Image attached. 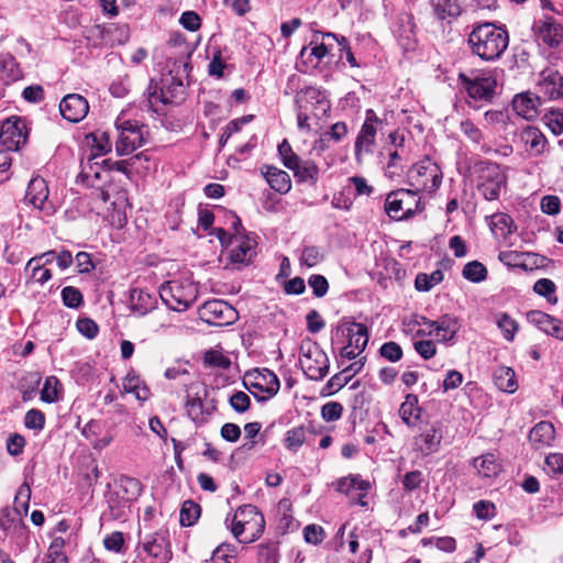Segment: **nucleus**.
I'll list each match as a JSON object with an SVG mask.
<instances>
[{
  "label": "nucleus",
  "instance_id": "39",
  "mask_svg": "<svg viewBox=\"0 0 563 563\" xmlns=\"http://www.w3.org/2000/svg\"><path fill=\"white\" fill-rule=\"evenodd\" d=\"M462 276L471 283H481L487 278L488 271L481 262L472 261L464 265Z\"/></svg>",
  "mask_w": 563,
  "mask_h": 563
},
{
  "label": "nucleus",
  "instance_id": "25",
  "mask_svg": "<svg viewBox=\"0 0 563 563\" xmlns=\"http://www.w3.org/2000/svg\"><path fill=\"white\" fill-rule=\"evenodd\" d=\"M262 175L269 187L282 195L287 194L291 189L290 176L285 170L266 165L262 168Z\"/></svg>",
  "mask_w": 563,
  "mask_h": 563
},
{
  "label": "nucleus",
  "instance_id": "52",
  "mask_svg": "<svg viewBox=\"0 0 563 563\" xmlns=\"http://www.w3.org/2000/svg\"><path fill=\"white\" fill-rule=\"evenodd\" d=\"M58 379L54 376H49L45 379L44 386L41 390V400L47 404L55 402L57 397Z\"/></svg>",
  "mask_w": 563,
  "mask_h": 563
},
{
  "label": "nucleus",
  "instance_id": "57",
  "mask_svg": "<svg viewBox=\"0 0 563 563\" xmlns=\"http://www.w3.org/2000/svg\"><path fill=\"white\" fill-rule=\"evenodd\" d=\"M24 424L27 429L42 430L45 424V416L41 410L31 409L25 413Z\"/></svg>",
  "mask_w": 563,
  "mask_h": 563
},
{
  "label": "nucleus",
  "instance_id": "62",
  "mask_svg": "<svg viewBox=\"0 0 563 563\" xmlns=\"http://www.w3.org/2000/svg\"><path fill=\"white\" fill-rule=\"evenodd\" d=\"M540 208L543 213L555 216L561 210V200L558 196L548 195L541 199Z\"/></svg>",
  "mask_w": 563,
  "mask_h": 563
},
{
  "label": "nucleus",
  "instance_id": "47",
  "mask_svg": "<svg viewBox=\"0 0 563 563\" xmlns=\"http://www.w3.org/2000/svg\"><path fill=\"white\" fill-rule=\"evenodd\" d=\"M62 300L67 308L77 309L82 305V294L73 286H66L62 289Z\"/></svg>",
  "mask_w": 563,
  "mask_h": 563
},
{
  "label": "nucleus",
  "instance_id": "26",
  "mask_svg": "<svg viewBox=\"0 0 563 563\" xmlns=\"http://www.w3.org/2000/svg\"><path fill=\"white\" fill-rule=\"evenodd\" d=\"M170 102L172 100L163 91V89L158 87L157 82L154 81V79H151L145 92L143 93V99L141 101L142 109H147L155 113H158L159 103L167 104Z\"/></svg>",
  "mask_w": 563,
  "mask_h": 563
},
{
  "label": "nucleus",
  "instance_id": "22",
  "mask_svg": "<svg viewBox=\"0 0 563 563\" xmlns=\"http://www.w3.org/2000/svg\"><path fill=\"white\" fill-rule=\"evenodd\" d=\"M252 376L254 378L252 387L265 393L266 398H271L278 393L280 383L274 372L268 368L255 369Z\"/></svg>",
  "mask_w": 563,
  "mask_h": 563
},
{
  "label": "nucleus",
  "instance_id": "13",
  "mask_svg": "<svg viewBox=\"0 0 563 563\" xmlns=\"http://www.w3.org/2000/svg\"><path fill=\"white\" fill-rule=\"evenodd\" d=\"M27 133L20 119H8L0 125V143L4 151H18L26 143Z\"/></svg>",
  "mask_w": 563,
  "mask_h": 563
},
{
  "label": "nucleus",
  "instance_id": "36",
  "mask_svg": "<svg viewBox=\"0 0 563 563\" xmlns=\"http://www.w3.org/2000/svg\"><path fill=\"white\" fill-rule=\"evenodd\" d=\"M420 413L421 408L418 405V397L413 394H408L399 408L401 420L407 426H415L416 421L420 418Z\"/></svg>",
  "mask_w": 563,
  "mask_h": 563
},
{
  "label": "nucleus",
  "instance_id": "43",
  "mask_svg": "<svg viewBox=\"0 0 563 563\" xmlns=\"http://www.w3.org/2000/svg\"><path fill=\"white\" fill-rule=\"evenodd\" d=\"M114 490H121L125 500L132 503L140 496L142 486L140 481L132 477H124L120 481L119 486Z\"/></svg>",
  "mask_w": 563,
  "mask_h": 563
},
{
  "label": "nucleus",
  "instance_id": "18",
  "mask_svg": "<svg viewBox=\"0 0 563 563\" xmlns=\"http://www.w3.org/2000/svg\"><path fill=\"white\" fill-rule=\"evenodd\" d=\"M415 27L412 14L404 12L398 15L394 33L399 45L405 51H412L416 47L417 38Z\"/></svg>",
  "mask_w": 563,
  "mask_h": 563
},
{
  "label": "nucleus",
  "instance_id": "14",
  "mask_svg": "<svg viewBox=\"0 0 563 563\" xmlns=\"http://www.w3.org/2000/svg\"><path fill=\"white\" fill-rule=\"evenodd\" d=\"M89 111L87 99L79 93H68L59 102L62 117L73 123L84 120Z\"/></svg>",
  "mask_w": 563,
  "mask_h": 563
},
{
  "label": "nucleus",
  "instance_id": "28",
  "mask_svg": "<svg viewBox=\"0 0 563 563\" xmlns=\"http://www.w3.org/2000/svg\"><path fill=\"white\" fill-rule=\"evenodd\" d=\"M156 303L154 295L144 289L134 288L130 292L131 310L140 316L150 312Z\"/></svg>",
  "mask_w": 563,
  "mask_h": 563
},
{
  "label": "nucleus",
  "instance_id": "53",
  "mask_svg": "<svg viewBox=\"0 0 563 563\" xmlns=\"http://www.w3.org/2000/svg\"><path fill=\"white\" fill-rule=\"evenodd\" d=\"M342 413L343 406L338 401H329L321 407V417L327 422L339 420Z\"/></svg>",
  "mask_w": 563,
  "mask_h": 563
},
{
  "label": "nucleus",
  "instance_id": "34",
  "mask_svg": "<svg viewBox=\"0 0 563 563\" xmlns=\"http://www.w3.org/2000/svg\"><path fill=\"white\" fill-rule=\"evenodd\" d=\"M420 440L422 441V444L419 445V449L422 454L429 455L435 452L442 440V430L440 423H433L430 429L420 435Z\"/></svg>",
  "mask_w": 563,
  "mask_h": 563
},
{
  "label": "nucleus",
  "instance_id": "3",
  "mask_svg": "<svg viewBox=\"0 0 563 563\" xmlns=\"http://www.w3.org/2000/svg\"><path fill=\"white\" fill-rule=\"evenodd\" d=\"M137 549L143 563H168L173 556L166 530L146 534L139 542Z\"/></svg>",
  "mask_w": 563,
  "mask_h": 563
},
{
  "label": "nucleus",
  "instance_id": "37",
  "mask_svg": "<svg viewBox=\"0 0 563 563\" xmlns=\"http://www.w3.org/2000/svg\"><path fill=\"white\" fill-rule=\"evenodd\" d=\"M520 140L534 153H540L545 143L543 134L534 126L525 128L520 133Z\"/></svg>",
  "mask_w": 563,
  "mask_h": 563
},
{
  "label": "nucleus",
  "instance_id": "2",
  "mask_svg": "<svg viewBox=\"0 0 563 563\" xmlns=\"http://www.w3.org/2000/svg\"><path fill=\"white\" fill-rule=\"evenodd\" d=\"M417 189H397L387 195L386 213L396 221L411 218L420 209V197Z\"/></svg>",
  "mask_w": 563,
  "mask_h": 563
},
{
  "label": "nucleus",
  "instance_id": "38",
  "mask_svg": "<svg viewBox=\"0 0 563 563\" xmlns=\"http://www.w3.org/2000/svg\"><path fill=\"white\" fill-rule=\"evenodd\" d=\"M108 506L111 511V516L115 519L125 516L126 509L130 507V501L125 500L124 495L121 490H113L108 495Z\"/></svg>",
  "mask_w": 563,
  "mask_h": 563
},
{
  "label": "nucleus",
  "instance_id": "50",
  "mask_svg": "<svg viewBox=\"0 0 563 563\" xmlns=\"http://www.w3.org/2000/svg\"><path fill=\"white\" fill-rule=\"evenodd\" d=\"M205 363L211 367L227 369L231 365V360L220 351L210 350L205 355Z\"/></svg>",
  "mask_w": 563,
  "mask_h": 563
},
{
  "label": "nucleus",
  "instance_id": "30",
  "mask_svg": "<svg viewBox=\"0 0 563 563\" xmlns=\"http://www.w3.org/2000/svg\"><path fill=\"white\" fill-rule=\"evenodd\" d=\"M498 258L508 267H520L526 271L531 269V265L537 264L536 261L531 262V260L537 258V255L526 252L504 251L499 253Z\"/></svg>",
  "mask_w": 563,
  "mask_h": 563
},
{
  "label": "nucleus",
  "instance_id": "64",
  "mask_svg": "<svg viewBox=\"0 0 563 563\" xmlns=\"http://www.w3.org/2000/svg\"><path fill=\"white\" fill-rule=\"evenodd\" d=\"M258 560L261 563H277V548L274 544H261Z\"/></svg>",
  "mask_w": 563,
  "mask_h": 563
},
{
  "label": "nucleus",
  "instance_id": "7",
  "mask_svg": "<svg viewBox=\"0 0 563 563\" xmlns=\"http://www.w3.org/2000/svg\"><path fill=\"white\" fill-rule=\"evenodd\" d=\"M383 128V121L376 115L375 111L368 109L366 118L361 126L355 141V159L361 163L364 154H372L375 145L377 131Z\"/></svg>",
  "mask_w": 563,
  "mask_h": 563
},
{
  "label": "nucleus",
  "instance_id": "63",
  "mask_svg": "<svg viewBox=\"0 0 563 563\" xmlns=\"http://www.w3.org/2000/svg\"><path fill=\"white\" fill-rule=\"evenodd\" d=\"M416 352L423 358L430 360L437 353L435 343L431 340H420L413 343Z\"/></svg>",
  "mask_w": 563,
  "mask_h": 563
},
{
  "label": "nucleus",
  "instance_id": "51",
  "mask_svg": "<svg viewBox=\"0 0 563 563\" xmlns=\"http://www.w3.org/2000/svg\"><path fill=\"white\" fill-rule=\"evenodd\" d=\"M308 285L317 298H322L328 294L329 283L323 275L312 274L308 278Z\"/></svg>",
  "mask_w": 563,
  "mask_h": 563
},
{
  "label": "nucleus",
  "instance_id": "35",
  "mask_svg": "<svg viewBox=\"0 0 563 563\" xmlns=\"http://www.w3.org/2000/svg\"><path fill=\"white\" fill-rule=\"evenodd\" d=\"M369 488V484L366 481L360 478V476L350 475L338 481V490L345 495H352L353 492H357L360 504L365 506V501L362 499V492H366Z\"/></svg>",
  "mask_w": 563,
  "mask_h": 563
},
{
  "label": "nucleus",
  "instance_id": "33",
  "mask_svg": "<svg viewBox=\"0 0 563 563\" xmlns=\"http://www.w3.org/2000/svg\"><path fill=\"white\" fill-rule=\"evenodd\" d=\"M495 386L504 393L514 394L518 389L515 371L508 366L495 368Z\"/></svg>",
  "mask_w": 563,
  "mask_h": 563
},
{
  "label": "nucleus",
  "instance_id": "8",
  "mask_svg": "<svg viewBox=\"0 0 563 563\" xmlns=\"http://www.w3.org/2000/svg\"><path fill=\"white\" fill-rule=\"evenodd\" d=\"M115 126L119 132L115 143L118 155H129L143 145V134L136 121L118 119Z\"/></svg>",
  "mask_w": 563,
  "mask_h": 563
},
{
  "label": "nucleus",
  "instance_id": "12",
  "mask_svg": "<svg viewBox=\"0 0 563 563\" xmlns=\"http://www.w3.org/2000/svg\"><path fill=\"white\" fill-rule=\"evenodd\" d=\"M536 41L550 48H558L563 43V24L553 16H544L533 25Z\"/></svg>",
  "mask_w": 563,
  "mask_h": 563
},
{
  "label": "nucleus",
  "instance_id": "16",
  "mask_svg": "<svg viewBox=\"0 0 563 563\" xmlns=\"http://www.w3.org/2000/svg\"><path fill=\"white\" fill-rule=\"evenodd\" d=\"M301 367L309 379L320 380L329 372V358L327 354L316 349L300 360Z\"/></svg>",
  "mask_w": 563,
  "mask_h": 563
},
{
  "label": "nucleus",
  "instance_id": "15",
  "mask_svg": "<svg viewBox=\"0 0 563 563\" xmlns=\"http://www.w3.org/2000/svg\"><path fill=\"white\" fill-rule=\"evenodd\" d=\"M493 36V23H484L476 26L468 36V43L473 53L482 59H493V51L490 48V38Z\"/></svg>",
  "mask_w": 563,
  "mask_h": 563
},
{
  "label": "nucleus",
  "instance_id": "20",
  "mask_svg": "<svg viewBox=\"0 0 563 563\" xmlns=\"http://www.w3.org/2000/svg\"><path fill=\"white\" fill-rule=\"evenodd\" d=\"M468 96L476 101H490L493 98V79L490 77L476 76L474 79L464 74L460 75Z\"/></svg>",
  "mask_w": 563,
  "mask_h": 563
},
{
  "label": "nucleus",
  "instance_id": "32",
  "mask_svg": "<svg viewBox=\"0 0 563 563\" xmlns=\"http://www.w3.org/2000/svg\"><path fill=\"white\" fill-rule=\"evenodd\" d=\"M460 330V323L456 317L443 314L435 320V334L440 336V341L450 342L454 339Z\"/></svg>",
  "mask_w": 563,
  "mask_h": 563
},
{
  "label": "nucleus",
  "instance_id": "5",
  "mask_svg": "<svg viewBox=\"0 0 563 563\" xmlns=\"http://www.w3.org/2000/svg\"><path fill=\"white\" fill-rule=\"evenodd\" d=\"M409 179L411 186L417 191L427 190L432 191L441 185V172L435 163L430 158H426L420 163L413 165L409 170Z\"/></svg>",
  "mask_w": 563,
  "mask_h": 563
},
{
  "label": "nucleus",
  "instance_id": "11",
  "mask_svg": "<svg viewBox=\"0 0 563 563\" xmlns=\"http://www.w3.org/2000/svg\"><path fill=\"white\" fill-rule=\"evenodd\" d=\"M347 339V344L363 352L368 342V331L365 324L358 322H342L333 332L332 343H342L343 339Z\"/></svg>",
  "mask_w": 563,
  "mask_h": 563
},
{
  "label": "nucleus",
  "instance_id": "19",
  "mask_svg": "<svg viewBox=\"0 0 563 563\" xmlns=\"http://www.w3.org/2000/svg\"><path fill=\"white\" fill-rule=\"evenodd\" d=\"M541 104L542 100L536 91L518 93L512 99V109L515 112L528 121L539 115Z\"/></svg>",
  "mask_w": 563,
  "mask_h": 563
},
{
  "label": "nucleus",
  "instance_id": "49",
  "mask_svg": "<svg viewBox=\"0 0 563 563\" xmlns=\"http://www.w3.org/2000/svg\"><path fill=\"white\" fill-rule=\"evenodd\" d=\"M555 289H556L555 284L551 279H548V278H541V279L537 280L533 286V290L538 295L545 297L549 302H553V303H555L558 301V298L555 296Z\"/></svg>",
  "mask_w": 563,
  "mask_h": 563
},
{
  "label": "nucleus",
  "instance_id": "27",
  "mask_svg": "<svg viewBox=\"0 0 563 563\" xmlns=\"http://www.w3.org/2000/svg\"><path fill=\"white\" fill-rule=\"evenodd\" d=\"M462 2V0H430V5L439 20L451 23L461 14Z\"/></svg>",
  "mask_w": 563,
  "mask_h": 563
},
{
  "label": "nucleus",
  "instance_id": "55",
  "mask_svg": "<svg viewBox=\"0 0 563 563\" xmlns=\"http://www.w3.org/2000/svg\"><path fill=\"white\" fill-rule=\"evenodd\" d=\"M186 409L188 416L194 421H202L203 420V402L199 397H188L186 401Z\"/></svg>",
  "mask_w": 563,
  "mask_h": 563
},
{
  "label": "nucleus",
  "instance_id": "54",
  "mask_svg": "<svg viewBox=\"0 0 563 563\" xmlns=\"http://www.w3.org/2000/svg\"><path fill=\"white\" fill-rule=\"evenodd\" d=\"M278 154L280 159L286 168H290L300 158L294 151L291 145L287 140H284L278 145Z\"/></svg>",
  "mask_w": 563,
  "mask_h": 563
},
{
  "label": "nucleus",
  "instance_id": "9",
  "mask_svg": "<svg viewBox=\"0 0 563 563\" xmlns=\"http://www.w3.org/2000/svg\"><path fill=\"white\" fill-rule=\"evenodd\" d=\"M202 321L208 324L223 327L232 324L238 319V311L224 300L206 301L199 309Z\"/></svg>",
  "mask_w": 563,
  "mask_h": 563
},
{
  "label": "nucleus",
  "instance_id": "24",
  "mask_svg": "<svg viewBox=\"0 0 563 563\" xmlns=\"http://www.w3.org/2000/svg\"><path fill=\"white\" fill-rule=\"evenodd\" d=\"M289 169L294 173V177L299 184L314 186L319 180V167L311 159L299 158Z\"/></svg>",
  "mask_w": 563,
  "mask_h": 563
},
{
  "label": "nucleus",
  "instance_id": "46",
  "mask_svg": "<svg viewBox=\"0 0 563 563\" xmlns=\"http://www.w3.org/2000/svg\"><path fill=\"white\" fill-rule=\"evenodd\" d=\"M324 256L318 246H305L299 258L300 265L307 268L317 266L323 261Z\"/></svg>",
  "mask_w": 563,
  "mask_h": 563
},
{
  "label": "nucleus",
  "instance_id": "59",
  "mask_svg": "<svg viewBox=\"0 0 563 563\" xmlns=\"http://www.w3.org/2000/svg\"><path fill=\"white\" fill-rule=\"evenodd\" d=\"M545 465L552 476L563 477V453H551L545 457Z\"/></svg>",
  "mask_w": 563,
  "mask_h": 563
},
{
  "label": "nucleus",
  "instance_id": "41",
  "mask_svg": "<svg viewBox=\"0 0 563 563\" xmlns=\"http://www.w3.org/2000/svg\"><path fill=\"white\" fill-rule=\"evenodd\" d=\"M500 231L504 240L508 244H512L511 236L516 231L514 220L506 213H495V231ZM497 235V232H495Z\"/></svg>",
  "mask_w": 563,
  "mask_h": 563
},
{
  "label": "nucleus",
  "instance_id": "42",
  "mask_svg": "<svg viewBox=\"0 0 563 563\" xmlns=\"http://www.w3.org/2000/svg\"><path fill=\"white\" fill-rule=\"evenodd\" d=\"M496 324L503 333V336L508 341L515 340L516 333L519 330L518 322L507 313H501L496 319Z\"/></svg>",
  "mask_w": 563,
  "mask_h": 563
},
{
  "label": "nucleus",
  "instance_id": "61",
  "mask_svg": "<svg viewBox=\"0 0 563 563\" xmlns=\"http://www.w3.org/2000/svg\"><path fill=\"white\" fill-rule=\"evenodd\" d=\"M509 44V34L505 25L495 24V58L499 57L500 53L504 52Z\"/></svg>",
  "mask_w": 563,
  "mask_h": 563
},
{
  "label": "nucleus",
  "instance_id": "17",
  "mask_svg": "<svg viewBox=\"0 0 563 563\" xmlns=\"http://www.w3.org/2000/svg\"><path fill=\"white\" fill-rule=\"evenodd\" d=\"M256 244L255 239L249 235L235 236L234 244L230 251L231 263L239 266L250 265L256 255Z\"/></svg>",
  "mask_w": 563,
  "mask_h": 563
},
{
  "label": "nucleus",
  "instance_id": "4",
  "mask_svg": "<svg viewBox=\"0 0 563 563\" xmlns=\"http://www.w3.org/2000/svg\"><path fill=\"white\" fill-rule=\"evenodd\" d=\"M159 296L169 309L183 312L195 302L197 290L191 284L184 286L181 283L173 280L161 287Z\"/></svg>",
  "mask_w": 563,
  "mask_h": 563
},
{
  "label": "nucleus",
  "instance_id": "58",
  "mask_svg": "<svg viewBox=\"0 0 563 563\" xmlns=\"http://www.w3.org/2000/svg\"><path fill=\"white\" fill-rule=\"evenodd\" d=\"M31 497V489L27 484L21 485L15 496L14 508L19 514H26L29 509V501Z\"/></svg>",
  "mask_w": 563,
  "mask_h": 563
},
{
  "label": "nucleus",
  "instance_id": "44",
  "mask_svg": "<svg viewBox=\"0 0 563 563\" xmlns=\"http://www.w3.org/2000/svg\"><path fill=\"white\" fill-rule=\"evenodd\" d=\"M200 506L194 500H186L180 509V523L185 527L192 526L200 516Z\"/></svg>",
  "mask_w": 563,
  "mask_h": 563
},
{
  "label": "nucleus",
  "instance_id": "23",
  "mask_svg": "<svg viewBox=\"0 0 563 563\" xmlns=\"http://www.w3.org/2000/svg\"><path fill=\"white\" fill-rule=\"evenodd\" d=\"M295 103L299 110H307L308 104L317 106L322 111L329 108L325 96L316 87H307L299 90L296 93Z\"/></svg>",
  "mask_w": 563,
  "mask_h": 563
},
{
  "label": "nucleus",
  "instance_id": "48",
  "mask_svg": "<svg viewBox=\"0 0 563 563\" xmlns=\"http://www.w3.org/2000/svg\"><path fill=\"white\" fill-rule=\"evenodd\" d=\"M543 121L545 125L556 135L563 134V111L560 109H552L548 111Z\"/></svg>",
  "mask_w": 563,
  "mask_h": 563
},
{
  "label": "nucleus",
  "instance_id": "60",
  "mask_svg": "<svg viewBox=\"0 0 563 563\" xmlns=\"http://www.w3.org/2000/svg\"><path fill=\"white\" fill-rule=\"evenodd\" d=\"M380 355L389 362H397L402 357V350L396 342H386L379 349Z\"/></svg>",
  "mask_w": 563,
  "mask_h": 563
},
{
  "label": "nucleus",
  "instance_id": "45",
  "mask_svg": "<svg viewBox=\"0 0 563 563\" xmlns=\"http://www.w3.org/2000/svg\"><path fill=\"white\" fill-rule=\"evenodd\" d=\"M307 428L299 426L286 432L285 446L290 451H297L306 441Z\"/></svg>",
  "mask_w": 563,
  "mask_h": 563
},
{
  "label": "nucleus",
  "instance_id": "40",
  "mask_svg": "<svg viewBox=\"0 0 563 563\" xmlns=\"http://www.w3.org/2000/svg\"><path fill=\"white\" fill-rule=\"evenodd\" d=\"M442 280L443 273L440 269H435L431 274L420 273L416 276L415 287L419 291H429Z\"/></svg>",
  "mask_w": 563,
  "mask_h": 563
},
{
  "label": "nucleus",
  "instance_id": "29",
  "mask_svg": "<svg viewBox=\"0 0 563 563\" xmlns=\"http://www.w3.org/2000/svg\"><path fill=\"white\" fill-rule=\"evenodd\" d=\"M527 319L530 323L538 327L541 331L552 336L556 335L562 325L559 320L539 310H532L528 312Z\"/></svg>",
  "mask_w": 563,
  "mask_h": 563
},
{
  "label": "nucleus",
  "instance_id": "1",
  "mask_svg": "<svg viewBox=\"0 0 563 563\" xmlns=\"http://www.w3.org/2000/svg\"><path fill=\"white\" fill-rule=\"evenodd\" d=\"M231 532L240 543H252L257 540L265 529L262 512L253 505L239 507L230 523Z\"/></svg>",
  "mask_w": 563,
  "mask_h": 563
},
{
  "label": "nucleus",
  "instance_id": "56",
  "mask_svg": "<svg viewBox=\"0 0 563 563\" xmlns=\"http://www.w3.org/2000/svg\"><path fill=\"white\" fill-rule=\"evenodd\" d=\"M230 406L238 413H243L249 410L251 399L244 391H235L229 399Z\"/></svg>",
  "mask_w": 563,
  "mask_h": 563
},
{
  "label": "nucleus",
  "instance_id": "31",
  "mask_svg": "<svg viewBox=\"0 0 563 563\" xmlns=\"http://www.w3.org/2000/svg\"><path fill=\"white\" fill-rule=\"evenodd\" d=\"M22 76L23 73L13 55L3 54L0 56V77L4 84L18 81Z\"/></svg>",
  "mask_w": 563,
  "mask_h": 563
},
{
  "label": "nucleus",
  "instance_id": "10",
  "mask_svg": "<svg viewBox=\"0 0 563 563\" xmlns=\"http://www.w3.org/2000/svg\"><path fill=\"white\" fill-rule=\"evenodd\" d=\"M534 90L542 101H552L563 98L562 74L553 67H545L538 75Z\"/></svg>",
  "mask_w": 563,
  "mask_h": 563
},
{
  "label": "nucleus",
  "instance_id": "21",
  "mask_svg": "<svg viewBox=\"0 0 563 563\" xmlns=\"http://www.w3.org/2000/svg\"><path fill=\"white\" fill-rule=\"evenodd\" d=\"M528 439L534 450L550 448L555 439L554 426L549 421H540L530 430Z\"/></svg>",
  "mask_w": 563,
  "mask_h": 563
},
{
  "label": "nucleus",
  "instance_id": "6",
  "mask_svg": "<svg viewBox=\"0 0 563 563\" xmlns=\"http://www.w3.org/2000/svg\"><path fill=\"white\" fill-rule=\"evenodd\" d=\"M48 197L49 189L46 180L40 176L33 177L29 181L24 201L38 210L43 217H52L56 212V207Z\"/></svg>",
  "mask_w": 563,
  "mask_h": 563
}]
</instances>
